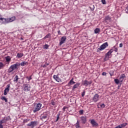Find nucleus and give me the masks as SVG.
Here are the masks:
<instances>
[{
  "instance_id": "f257e3e1",
  "label": "nucleus",
  "mask_w": 128,
  "mask_h": 128,
  "mask_svg": "<svg viewBox=\"0 0 128 128\" xmlns=\"http://www.w3.org/2000/svg\"><path fill=\"white\" fill-rule=\"evenodd\" d=\"M0 20L4 22V24H8V22H14L16 20V16H12L11 18H0Z\"/></svg>"
},
{
  "instance_id": "f03ea898",
  "label": "nucleus",
  "mask_w": 128,
  "mask_h": 128,
  "mask_svg": "<svg viewBox=\"0 0 128 128\" xmlns=\"http://www.w3.org/2000/svg\"><path fill=\"white\" fill-rule=\"evenodd\" d=\"M108 46V42L104 43L102 45L100 46L99 48L97 49V52H102V50H106V48Z\"/></svg>"
},
{
  "instance_id": "7ed1b4c3",
  "label": "nucleus",
  "mask_w": 128,
  "mask_h": 128,
  "mask_svg": "<svg viewBox=\"0 0 128 128\" xmlns=\"http://www.w3.org/2000/svg\"><path fill=\"white\" fill-rule=\"evenodd\" d=\"M48 113L46 112H45L43 113V114H41L40 116V120H42V122H46V120L48 118Z\"/></svg>"
},
{
  "instance_id": "20e7f679",
  "label": "nucleus",
  "mask_w": 128,
  "mask_h": 128,
  "mask_svg": "<svg viewBox=\"0 0 128 128\" xmlns=\"http://www.w3.org/2000/svg\"><path fill=\"white\" fill-rule=\"evenodd\" d=\"M38 126V121H32L30 123L27 124V126L30 128H34Z\"/></svg>"
},
{
  "instance_id": "39448f33",
  "label": "nucleus",
  "mask_w": 128,
  "mask_h": 128,
  "mask_svg": "<svg viewBox=\"0 0 128 128\" xmlns=\"http://www.w3.org/2000/svg\"><path fill=\"white\" fill-rule=\"evenodd\" d=\"M42 108V104L40 103H38L36 104V107L33 110L34 112H37L39 110H40V108Z\"/></svg>"
},
{
  "instance_id": "423d86ee",
  "label": "nucleus",
  "mask_w": 128,
  "mask_h": 128,
  "mask_svg": "<svg viewBox=\"0 0 128 128\" xmlns=\"http://www.w3.org/2000/svg\"><path fill=\"white\" fill-rule=\"evenodd\" d=\"M20 64L19 62H16V64L11 66L10 67L14 70H18V68H20Z\"/></svg>"
},
{
  "instance_id": "0eeeda50",
  "label": "nucleus",
  "mask_w": 128,
  "mask_h": 128,
  "mask_svg": "<svg viewBox=\"0 0 128 128\" xmlns=\"http://www.w3.org/2000/svg\"><path fill=\"white\" fill-rule=\"evenodd\" d=\"M112 53H110V52H108L105 54L104 60H108V58H112Z\"/></svg>"
},
{
  "instance_id": "6e6552de",
  "label": "nucleus",
  "mask_w": 128,
  "mask_h": 128,
  "mask_svg": "<svg viewBox=\"0 0 128 128\" xmlns=\"http://www.w3.org/2000/svg\"><path fill=\"white\" fill-rule=\"evenodd\" d=\"M90 124L93 128H96V126H98V124L94 119L90 120Z\"/></svg>"
},
{
  "instance_id": "1a4fd4ad",
  "label": "nucleus",
  "mask_w": 128,
  "mask_h": 128,
  "mask_svg": "<svg viewBox=\"0 0 128 128\" xmlns=\"http://www.w3.org/2000/svg\"><path fill=\"white\" fill-rule=\"evenodd\" d=\"M66 36H62L59 44L60 46H62V44H64V42H66Z\"/></svg>"
},
{
  "instance_id": "9d476101",
  "label": "nucleus",
  "mask_w": 128,
  "mask_h": 128,
  "mask_svg": "<svg viewBox=\"0 0 128 128\" xmlns=\"http://www.w3.org/2000/svg\"><path fill=\"white\" fill-rule=\"evenodd\" d=\"M10 84H8L7 85V88H6L5 90H4V96H6V94H8V92H10Z\"/></svg>"
},
{
  "instance_id": "9b49d317",
  "label": "nucleus",
  "mask_w": 128,
  "mask_h": 128,
  "mask_svg": "<svg viewBox=\"0 0 128 128\" xmlns=\"http://www.w3.org/2000/svg\"><path fill=\"white\" fill-rule=\"evenodd\" d=\"M100 98V96L98 95V94H95L93 98H92V100L94 102H96Z\"/></svg>"
},
{
  "instance_id": "f8f14e48",
  "label": "nucleus",
  "mask_w": 128,
  "mask_h": 128,
  "mask_svg": "<svg viewBox=\"0 0 128 128\" xmlns=\"http://www.w3.org/2000/svg\"><path fill=\"white\" fill-rule=\"evenodd\" d=\"M53 78L56 80V82H62V79L60 78L58 76V74L57 75H54L53 76Z\"/></svg>"
},
{
  "instance_id": "ddd939ff",
  "label": "nucleus",
  "mask_w": 128,
  "mask_h": 128,
  "mask_svg": "<svg viewBox=\"0 0 128 128\" xmlns=\"http://www.w3.org/2000/svg\"><path fill=\"white\" fill-rule=\"evenodd\" d=\"M30 90V86L28 84H26L24 85V92H29Z\"/></svg>"
},
{
  "instance_id": "4468645a",
  "label": "nucleus",
  "mask_w": 128,
  "mask_h": 128,
  "mask_svg": "<svg viewBox=\"0 0 128 128\" xmlns=\"http://www.w3.org/2000/svg\"><path fill=\"white\" fill-rule=\"evenodd\" d=\"M80 118L81 120L82 124H84L86 122V116H82Z\"/></svg>"
},
{
  "instance_id": "2eb2a0df",
  "label": "nucleus",
  "mask_w": 128,
  "mask_h": 128,
  "mask_svg": "<svg viewBox=\"0 0 128 128\" xmlns=\"http://www.w3.org/2000/svg\"><path fill=\"white\" fill-rule=\"evenodd\" d=\"M90 84H92V82H88L86 80H85L83 82V85L85 86H90Z\"/></svg>"
},
{
  "instance_id": "dca6fc26",
  "label": "nucleus",
  "mask_w": 128,
  "mask_h": 128,
  "mask_svg": "<svg viewBox=\"0 0 128 128\" xmlns=\"http://www.w3.org/2000/svg\"><path fill=\"white\" fill-rule=\"evenodd\" d=\"M124 78H126V75H124V74H121L119 78V80L120 82H122L124 81Z\"/></svg>"
},
{
  "instance_id": "f3484780",
  "label": "nucleus",
  "mask_w": 128,
  "mask_h": 128,
  "mask_svg": "<svg viewBox=\"0 0 128 128\" xmlns=\"http://www.w3.org/2000/svg\"><path fill=\"white\" fill-rule=\"evenodd\" d=\"M80 84V83H76L75 84L72 88V90H74L76 88H78Z\"/></svg>"
},
{
  "instance_id": "a211bd4d",
  "label": "nucleus",
  "mask_w": 128,
  "mask_h": 128,
  "mask_svg": "<svg viewBox=\"0 0 128 128\" xmlns=\"http://www.w3.org/2000/svg\"><path fill=\"white\" fill-rule=\"evenodd\" d=\"M76 84V82H74V78H72L68 83V86H72V84Z\"/></svg>"
},
{
  "instance_id": "6ab92c4d",
  "label": "nucleus",
  "mask_w": 128,
  "mask_h": 128,
  "mask_svg": "<svg viewBox=\"0 0 128 128\" xmlns=\"http://www.w3.org/2000/svg\"><path fill=\"white\" fill-rule=\"evenodd\" d=\"M22 56H24V54L22 53L17 54L16 58H22Z\"/></svg>"
},
{
  "instance_id": "aec40b11",
  "label": "nucleus",
  "mask_w": 128,
  "mask_h": 128,
  "mask_svg": "<svg viewBox=\"0 0 128 128\" xmlns=\"http://www.w3.org/2000/svg\"><path fill=\"white\" fill-rule=\"evenodd\" d=\"M20 66H28V62H22L20 63Z\"/></svg>"
},
{
  "instance_id": "412c9836",
  "label": "nucleus",
  "mask_w": 128,
  "mask_h": 128,
  "mask_svg": "<svg viewBox=\"0 0 128 128\" xmlns=\"http://www.w3.org/2000/svg\"><path fill=\"white\" fill-rule=\"evenodd\" d=\"M75 126L76 128H82V127H80V122L78 120Z\"/></svg>"
},
{
  "instance_id": "4be33fe9",
  "label": "nucleus",
  "mask_w": 128,
  "mask_h": 128,
  "mask_svg": "<svg viewBox=\"0 0 128 128\" xmlns=\"http://www.w3.org/2000/svg\"><path fill=\"white\" fill-rule=\"evenodd\" d=\"M0 99L2 100H4L5 102H8V98H6V96H1Z\"/></svg>"
},
{
  "instance_id": "5701e85b",
  "label": "nucleus",
  "mask_w": 128,
  "mask_h": 128,
  "mask_svg": "<svg viewBox=\"0 0 128 128\" xmlns=\"http://www.w3.org/2000/svg\"><path fill=\"white\" fill-rule=\"evenodd\" d=\"M6 121L5 120L4 118L2 120L0 121V124H6Z\"/></svg>"
},
{
  "instance_id": "b1692460",
  "label": "nucleus",
  "mask_w": 128,
  "mask_h": 128,
  "mask_svg": "<svg viewBox=\"0 0 128 128\" xmlns=\"http://www.w3.org/2000/svg\"><path fill=\"white\" fill-rule=\"evenodd\" d=\"M4 119H5V120H6V122L10 120H12V118H10V116L4 117Z\"/></svg>"
},
{
  "instance_id": "393cba45",
  "label": "nucleus",
  "mask_w": 128,
  "mask_h": 128,
  "mask_svg": "<svg viewBox=\"0 0 128 128\" xmlns=\"http://www.w3.org/2000/svg\"><path fill=\"white\" fill-rule=\"evenodd\" d=\"M100 32V30L98 28H96L94 30V34H98Z\"/></svg>"
},
{
  "instance_id": "a878e982",
  "label": "nucleus",
  "mask_w": 128,
  "mask_h": 128,
  "mask_svg": "<svg viewBox=\"0 0 128 128\" xmlns=\"http://www.w3.org/2000/svg\"><path fill=\"white\" fill-rule=\"evenodd\" d=\"M6 60L7 62H10V56L6 57Z\"/></svg>"
},
{
  "instance_id": "bb28decb",
  "label": "nucleus",
  "mask_w": 128,
  "mask_h": 128,
  "mask_svg": "<svg viewBox=\"0 0 128 128\" xmlns=\"http://www.w3.org/2000/svg\"><path fill=\"white\" fill-rule=\"evenodd\" d=\"M106 20H112V18L110 16H108L105 18Z\"/></svg>"
},
{
  "instance_id": "cd10ccee",
  "label": "nucleus",
  "mask_w": 128,
  "mask_h": 128,
  "mask_svg": "<svg viewBox=\"0 0 128 128\" xmlns=\"http://www.w3.org/2000/svg\"><path fill=\"white\" fill-rule=\"evenodd\" d=\"M18 76H16L14 78V82H18Z\"/></svg>"
},
{
  "instance_id": "c85d7f7f",
  "label": "nucleus",
  "mask_w": 128,
  "mask_h": 128,
  "mask_svg": "<svg viewBox=\"0 0 128 128\" xmlns=\"http://www.w3.org/2000/svg\"><path fill=\"white\" fill-rule=\"evenodd\" d=\"M60 113H58L57 114V118H56V120L55 121L56 122H58V120H60Z\"/></svg>"
},
{
  "instance_id": "c756f323",
  "label": "nucleus",
  "mask_w": 128,
  "mask_h": 128,
  "mask_svg": "<svg viewBox=\"0 0 128 128\" xmlns=\"http://www.w3.org/2000/svg\"><path fill=\"white\" fill-rule=\"evenodd\" d=\"M4 66V64L2 62H0V70H2Z\"/></svg>"
},
{
  "instance_id": "7c9ffc66",
  "label": "nucleus",
  "mask_w": 128,
  "mask_h": 128,
  "mask_svg": "<svg viewBox=\"0 0 128 128\" xmlns=\"http://www.w3.org/2000/svg\"><path fill=\"white\" fill-rule=\"evenodd\" d=\"M14 72V70H12V68L11 67V66L10 67L9 69L8 70V72Z\"/></svg>"
},
{
  "instance_id": "2f4dec72",
  "label": "nucleus",
  "mask_w": 128,
  "mask_h": 128,
  "mask_svg": "<svg viewBox=\"0 0 128 128\" xmlns=\"http://www.w3.org/2000/svg\"><path fill=\"white\" fill-rule=\"evenodd\" d=\"M90 10H92V12H94V6H90Z\"/></svg>"
},
{
  "instance_id": "473e14b6",
  "label": "nucleus",
  "mask_w": 128,
  "mask_h": 128,
  "mask_svg": "<svg viewBox=\"0 0 128 128\" xmlns=\"http://www.w3.org/2000/svg\"><path fill=\"white\" fill-rule=\"evenodd\" d=\"M115 83L116 84H120V80L118 79H114Z\"/></svg>"
},
{
  "instance_id": "72a5a7b5",
  "label": "nucleus",
  "mask_w": 128,
  "mask_h": 128,
  "mask_svg": "<svg viewBox=\"0 0 128 128\" xmlns=\"http://www.w3.org/2000/svg\"><path fill=\"white\" fill-rule=\"evenodd\" d=\"M43 48L45 50H48V44H46L44 46Z\"/></svg>"
},
{
  "instance_id": "f704fd0d",
  "label": "nucleus",
  "mask_w": 128,
  "mask_h": 128,
  "mask_svg": "<svg viewBox=\"0 0 128 128\" xmlns=\"http://www.w3.org/2000/svg\"><path fill=\"white\" fill-rule=\"evenodd\" d=\"M50 36V34H48L44 37V38H48Z\"/></svg>"
},
{
  "instance_id": "c9c22d12",
  "label": "nucleus",
  "mask_w": 128,
  "mask_h": 128,
  "mask_svg": "<svg viewBox=\"0 0 128 128\" xmlns=\"http://www.w3.org/2000/svg\"><path fill=\"white\" fill-rule=\"evenodd\" d=\"M114 48V50L116 52H118V48H116V46H113V49Z\"/></svg>"
},
{
  "instance_id": "e433bc0d",
  "label": "nucleus",
  "mask_w": 128,
  "mask_h": 128,
  "mask_svg": "<svg viewBox=\"0 0 128 128\" xmlns=\"http://www.w3.org/2000/svg\"><path fill=\"white\" fill-rule=\"evenodd\" d=\"M48 64H50L46 62L45 64L42 66V67L43 68H46V66H48Z\"/></svg>"
},
{
  "instance_id": "4c0bfd02",
  "label": "nucleus",
  "mask_w": 128,
  "mask_h": 128,
  "mask_svg": "<svg viewBox=\"0 0 128 128\" xmlns=\"http://www.w3.org/2000/svg\"><path fill=\"white\" fill-rule=\"evenodd\" d=\"M102 2L103 4H106V0H102Z\"/></svg>"
},
{
  "instance_id": "58836bf2",
  "label": "nucleus",
  "mask_w": 128,
  "mask_h": 128,
  "mask_svg": "<svg viewBox=\"0 0 128 128\" xmlns=\"http://www.w3.org/2000/svg\"><path fill=\"white\" fill-rule=\"evenodd\" d=\"M84 94H86V91H84V92L82 94V97L84 96Z\"/></svg>"
},
{
  "instance_id": "ea45409f",
  "label": "nucleus",
  "mask_w": 128,
  "mask_h": 128,
  "mask_svg": "<svg viewBox=\"0 0 128 128\" xmlns=\"http://www.w3.org/2000/svg\"><path fill=\"white\" fill-rule=\"evenodd\" d=\"M100 106L101 108H104V106H106V105H104V104H100Z\"/></svg>"
},
{
  "instance_id": "a19ab883",
  "label": "nucleus",
  "mask_w": 128,
  "mask_h": 128,
  "mask_svg": "<svg viewBox=\"0 0 128 128\" xmlns=\"http://www.w3.org/2000/svg\"><path fill=\"white\" fill-rule=\"evenodd\" d=\"M79 113L80 114H84V110H80L79 111Z\"/></svg>"
},
{
  "instance_id": "79ce46f5",
  "label": "nucleus",
  "mask_w": 128,
  "mask_h": 128,
  "mask_svg": "<svg viewBox=\"0 0 128 128\" xmlns=\"http://www.w3.org/2000/svg\"><path fill=\"white\" fill-rule=\"evenodd\" d=\"M113 52H114V48H111V49L108 51V52H110V54L112 53Z\"/></svg>"
},
{
  "instance_id": "37998d69",
  "label": "nucleus",
  "mask_w": 128,
  "mask_h": 128,
  "mask_svg": "<svg viewBox=\"0 0 128 128\" xmlns=\"http://www.w3.org/2000/svg\"><path fill=\"white\" fill-rule=\"evenodd\" d=\"M30 122V119H26L24 120V122Z\"/></svg>"
},
{
  "instance_id": "c03bdc74",
  "label": "nucleus",
  "mask_w": 128,
  "mask_h": 128,
  "mask_svg": "<svg viewBox=\"0 0 128 128\" xmlns=\"http://www.w3.org/2000/svg\"><path fill=\"white\" fill-rule=\"evenodd\" d=\"M26 78H27V80H28V82H30V80H32V76H30V77L27 76V77H26Z\"/></svg>"
},
{
  "instance_id": "a18cd8bd",
  "label": "nucleus",
  "mask_w": 128,
  "mask_h": 128,
  "mask_svg": "<svg viewBox=\"0 0 128 128\" xmlns=\"http://www.w3.org/2000/svg\"><path fill=\"white\" fill-rule=\"evenodd\" d=\"M66 108H68L66 107V106H64V107L63 108H62L63 112H66Z\"/></svg>"
},
{
  "instance_id": "49530a36",
  "label": "nucleus",
  "mask_w": 128,
  "mask_h": 128,
  "mask_svg": "<svg viewBox=\"0 0 128 128\" xmlns=\"http://www.w3.org/2000/svg\"><path fill=\"white\" fill-rule=\"evenodd\" d=\"M125 10H126V14H128V6H127L126 7V8Z\"/></svg>"
},
{
  "instance_id": "de8ad7c7",
  "label": "nucleus",
  "mask_w": 128,
  "mask_h": 128,
  "mask_svg": "<svg viewBox=\"0 0 128 128\" xmlns=\"http://www.w3.org/2000/svg\"><path fill=\"white\" fill-rule=\"evenodd\" d=\"M50 104L52 106H54L56 104V102H52Z\"/></svg>"
},
{
  "instance_id": "09e8293b",
  "label": "nucleus",
  "mask_w": 128,
  "mask_h": 128,
  "mask_svg": "<svg viewBox=\"0 0 128 128\" xmlns=\"http://www.w3.org/2000/svg\"><path fill=\"white\" fill-rule=\"evenodd\" d=\"M102 76H106V72H103L102 73Z\"/></svg>"
},
{
  "instance_id": "8fccbe9b",
  "label": "nucleus",
  "mask_w": 128,
  "mask_h": 128,
  "mask_svg": "<svg viewBox=\"0 0 128 128\" xmlns=\"http://www.w3.org/2000/svg\"><path fill=\"white\" fill-rule=\"evenodd\" d=\"M122 43L120 44V48H122Z\"/></svg>"
},
{
  "instance_id": "3c124183",
  "label": "nucleus",
  "mask_w": 128,
  "mask_h": 128,
  "mask_svg": "<svg viewBox=\"0 0 128 128\" xmlns=\"http://www.w3.org/2000/svg\"><path fill=\"white\" fill-rule=\"evenodd\" d=\"M0 128H4V126H2V124H0Z\"/></svg>"
},
{
  "instance_id": "603ef678",
  "label": "nucleus",
  "mask_w": 128,
  "mask_h": 128,
  "mask_svg": "<svg viewBox=\"0 0 128 128\" xmlns=\"http://www.w3.org/2000/svg\"><path fill=\"white\" fill-rule=\"evenodd\" d=\"M58 34H62V33H60V30L58 31Z\"/></svg>"
},
{
  "instance_id": "864d4df0",
  "label": "nucleus",
  "mask_w": 128,
  "mask_h": 128,
  "mask_svg": "<svg viewBox=\"0 0 128 128\" xmlns=\"http://www.w3.org/2000/svg\"><path fill=\"white\" fill-rule=\"evenodd\" d=\"M110 76H114V74L113 73H110Z\"/></svg>"
},
{
  "instance_id": "5fc2aeb1",
  "label": "nucleus",
  "mask_w": 128,
  "mask_h": 128,
  "mask_svg": "<svg viewBox=\"0 0 128 128\" xmlns=\"http://www.w3.org/2000/svg\"><path fill=\"white\" fill-rule=\"evenodd\" d=\"M120 86H118V90H120Z\"/></svg>"
},
{
  "instance_id": "6e6d98bb",
  "label": "nucleus",
  "mask_w": 128,
  "mask_h": 128,
  "mask_svg": "<svg viewBox=\"0 0 128 128\" xmlns=\"http://www.w3.org/2000/svg\"><path fill=\"white\" fill-rule=\"evenodd\" d=\"M98 108H100V107H98Z\"/></svg>"
},
{
  "instance_id": "4d7b16f0",
  "label": "nucleus",
  "mask_w": 128,
  "mask_h": 128,
  "mask_svg": "<svg viewBox=\"0 0 128 128\" xmlns=\"http://www.w3.org/2000/svg\"><path fill=\"white\" fill-rule=\"evenodd\" d=\"M21 40H23V38H21Z\"/></svg>"
}]
</instances>
